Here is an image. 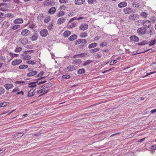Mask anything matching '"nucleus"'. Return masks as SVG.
Instances as JSON below:
<instances>
[{
  "label": "nucleus",
  "instance_id": "obj_33",
  "mask_svg": "<svg viewBox=\"0 0 156 156\" xmlns=\"http://www.w3.org/2000/svg\"><path fill=\"white\" fill-rule=\"evenodd\" d=\"M7 17L9 19L12 18L14 17V15L12 13H8L6 14Z\"/></svg>",
  "mask_w": 156,
  "mask_h": 156
},
{
  "label": "nucleus",
  "instance_id": "obj_7",
  "mask_svg": "<svg viewBox=\"0 0 156 156\" xmlns=\"http://www.w3.org/2000/svg\"><path fill=\"white\" fill-rule=\"evenodd\" d=\"M72 4L64 5L63 4L61 5L59 8L58 10L60 11L62 10H65L67 8L69 5H71Z\"/></svg>",
  "mask_w": 156,
  "mask_h": 156
},
{
  "label": "nucleus",
  "instance_id": "obj_13",
  "mask_svg": "<svg viewBox=\"0 0 156 156\" xmlns=\"http://www.w3.org/2000/svg\"><path fill=\"white\" fill-rule=\"evenodd\" d=\"M56 9L55 7H53L50 8L48 11L49 14H53L56 11Z\"/></svg>",
  "mask_w": 156,
  "mask_h": 156
},
{
  "label": "nucleus",
  "instance_id": "obj_9",
  "mask_svg": "<svg viewBox=\"0 0 156 156\" xmlns=\"http://www.w3.org/2000/svg\"><path fill=\"white\" fill-rule=\"evenodd\" d=\"M23 21L22 18H18L15 20L13 21V23L15 24H21L23 23Z\"/></svg>",
  "mask_w": 156,
  "mask_h": 156
},
{
  "label": "nucleus",
  "instance_id": "obj_47",
  "mask_svg": "<svg viewBox=\"0 0 156 156\" xmlns=\"http://www.w3.org/2000/svg\"><path fill=\"white\" fill-rule=\"evenodd\" d=\"M22 50V48L21 47H17L16 48L15 51L16 52H19Z\"/></svg>",
  "mask_w": 156,
  "mask_h": 156
},
{
  "label": "nucleus",
  "instance_id": "obj_50",
  "mask_svg": "<svg viewBox=\"0 0 156 156\" xmlns=\"http://www.w3.org/2000/svg\"><path fill=\"white\" fill-rule=\"evenodd\" d=\"M31 38L32 41H35L37 38V36L36 35H34L32 36Z\"/></svg>",
  "mask_w": 156,
  "mask_h": 156
},
{
  "label": "nucleus",
  "instance_id": "obj_8",
  "mask_svg": "<svg viewBox=\"0 0 156 156\" xmlns=\"http://www.w3.org/2000/svg\"><path fill=\"white\" fill-rule=\"evenodd\" d=\"M48 33V30L46 29L43 30L40 32V34H41V35L42 37H46Z\"/></svg>",
  "mask_w": 156,
  "mask_h": 156
},
{
  "label": "nucleus",
  "instance_id": "obj_59",
  "mask_svg": "<svg viewBox=\"0 0 156 156\" xmlns=\"http://www.w3.org/2000/svg\"><path fill=\"white\" fill-rule=\"evenodd\" d=\"M156 73V71H154V72H151L150 73H147V74L146 75L144 76V77H144L146 76H147L148 75H149L151 74H152L153 73Z\"/></svg>",
  "mask_w": 156,
  "mask_h": 156
},
{
  "label": "nucleus",
  "instance_id": "obj_38",
  "mask_svg": "<svg viewBox=\"0 0 156 156\" xmlns=\"http://www.w3.org/2000/svg\"><path fill=\"white\" fill-rule=\"evenodd\" d=\"M65 14V12L63 11H60L57 15V17H60L63 16Z\"/></svg>",
  "mask_w": 156,
  "mask_h": 156
},
{
  "label": "nucleus",
  "instance_id": "obj_64",
  "mask_svg": "<svg viewBox=\"0 0 156 156\" xmlns=\"http://www.w3.org/2000/svg\"><path fill=\"white\" fill-rule=\"evenodd\" d=\"M27 48L28 49H31L32 48L33 46L31 45H27L26 46Z\"/></svg>",
  "mask_w": 156,
  "mask_h": 156
},
{
  "label": "nucleus",
  "instance_id": "obj_14",
  "mask_svg": "<svg viewBox=\"0 0 156 156\" xmlns=\"http://www.w3.org/2000/svg\"><path fill=\"white\" fill-rule=\"evenodd\" d=\"M82 62L81 60L80 59H75L72 62V63L74 65H80Z\"/></svg>",
  "mask_w": 156,
  "mask_h": 156
},
{
  "label": "nucleus",
  "instance_id": "obj_63",
  "mask_svg": "<svg viewBox=\"0 0 156 156\" xmlns=\"http://www.w3.org/2000/svg\"><path fill=\"white\" fill-rule=\"evenodd\" d=\"M27 63L29 64H34V62L31 61H27Z\"/></svg>",
  "mask_w": 156,
  "mask_h": 156
},
{
  "label": "nucleus",
  "instance_id": "obj_49",
  "mask_svg": "<svg viewBox=\"0 0 156 156\" xmlns=\"http://www.w3.org/2000/svg\"><path fill=\"white\" fill-rule=\"evenodd\" d=\"M34 95V94H33V91H32L31 90H30L28 94V96L29 97H31Z\"/></svg>",
  "mask_w": 156,
  "mask_h": 156
},
{
  "label": "nucleus",
  "instance_id": "obj_51",
  "mask_svg": "<svg viewBox=\"0 0 156 156\" xmlns=\"http://www.w3.org/2000/svg\"><path fill=\"white\" fill-rule=\"evenodd\" d=\"M76 25V23H71V24L69 26L68 28H72L75 27Z\"/></svg>",
  "mask_w": 156,
  "mask_h": 156
},
{
  "label": "nucleus",
  "instance_id": "obj_40",
  "mask_svg": "<svg viewBox=\"0 0 156 156\" xmlns=\"http://www.w3.org/2000/svg\"><path fill=\"white\" fill-rule=\"evenodd\" d=\"M51 19L50 16H48L46 17L45 19L44 20V22L45 23H48L49 21Z\"/></svg>",
  "mask_w": 156,
  "mask_h": 156
},
{
  "label": "nucleus",
  "instance_id": "obj_48",
  "mask_svg": "<svg viewBox=\"0 0 156 156\" xmlns=\"http://www.w3.org/2000/svg\"><path fill=\"white\" fill-rule=\"evenodd\" d=\"M5 90L3 87L0 88V95L3 94L5 92Z\"/></svg>",
  "mask_w": 156,
  "mask_h": 156
},
{
  "label": "nucleus",
  "instance_id": "obj_43",
  "mask_svg": "<svg viewBox=\"0 0 156 156\" xmlns=\"http://www.w3.org/2000/svg\"><path fill=\"white\" fill-rule=\"evenodd\" d=\"M93 61H92L90 60H88L85 62V63L83 64V65L84 66H86L87 65L90 64Z\"/></svg>",
  "mask_w": 156,
  "mask_h": 156
},
{
  "label": "nucleus",
  "instance_id": "obj_28",
  "mask_svg": "<svg viewBox=\"0 0 156 156\" xmlns=\"http://www.w3.org/2000/svg\"><path fill=\"white\" fill-rule=\"evenodd\" d=\"M143 20H139L136 21L135 24L137 26H140L141 25H143Z\"/></svg>",
  "mask_w": 156,
  "mask_h": 156
},
{
  "label": "nucleus",
  "instance_id": "obj_36",
  "mask_svg": "<svg viewBox=\"0 0 156 156\" xmlns=\"http://www.w3.org/2000/svg\"><path fill=\"white\" fill-rule=\"evenodd\" d=\"M148 14L145 12H142L141 13V16L144 18H146L147 17Z\"/></svg>",
  "mask_w": 156,
  "mask_h": 156
},
{
  "label": "nucleus",
  "instance_id": "obj_6",
  "mask_svg": "<svg viewBox=\"0 0 156 156\" xmlns=\"http://www.w3.org/2000/svg\"><path fill=\"white\" fill-rule=\"evenodd\" d=\"M79 28L81 30H84L87 29L88 25L86 23H82L80 26Z\"/></svg>",
  "mask_w": 156,
  "mask_h": 156
},
{
  "label": "nucleus",
  "instance_id": "obj_58",
  "mask_svg": "<svg viewBox=\"0 0 156 156\" xmlns=\"http://www.w3.org/2000/svg\"><path fill=\"white\" fill-rule=\"evenodd\" d=\"M76 17H74L73 18H71L68 22V23H70L75 20H76Z\"/></svg>",
  "mask_w": 156,
  "mask_h": 156
},
{
  "label": "nucleus",
  "instance_id": "obj_10",
  "mask_svg": "<svg viewBox=\"0 0 156 156\" xmlns=\"http://www.w3.org/2000/svg\"><path fill=\"white\" fill-rule=\"evenodd\" d=\"M66 19L64 17H61L57 21V23L58 25H60L65 22Z\"/></svg>",
  "mask_w": 156,
  "mask_h": 156
},
{
  "label": "nucleus",
  "instance_id": "obj_20",
  "mask_svg": "<svg viewBox=\"0 0 156 156\" xmlns=\"http://www.w3.org/2000/svg\"><path fill=\"white\" fill-rule=\"evenodd\" d=\"M4 87L7 90H8L12 88L13 87V86L12 84H7L4 85Z\"/></svg>",
  "mask_w": 156,
  "mask_h": 156
},
{
  "label": "nucleus",
  "instance_id": "obj_32",
  "mask_svg": "<svg viewBox=\"0 0 156 156\" xmlns=\"http://www.w3.org/2000/svg\"><path fill=\"white\" fill-rule=\"evenodd\" d=\"M9 55H10L12 59V58H14V57H16L18 56L19 55L16 54H13V53L10 52L8 54Z\"/></svg>",
  "mask_w": 156,
  "mask_h": 156
},
{
  "label": "nucleus",
  "instance_id": "obj_18",
  "mask_svg": "<svg viewBox=\"0 0 156 156\" xmlns=\"http://www.w3.org/2000/svg\"><path fill=\"white\" fill-rule=\"evenodd\" d=\"M38 81H35V82H32L30 83H29L28 84L30 86H29V87H35L37 84L36 83H37V84L39 85V83H37Z\"/></svg>",
  "mask_w": 156,
  "mask_h": 156
},
{
  "label": "nucleus",
  "instance_id": "obj_57",
  "mask_svg": "<svg viewBox=\"0 0 156 156\" xmlns=\"http://www.w3.org/2000/svg\"><path fill=\"white\" fill-rule=\"evenodd\" d=\"M117 62V61L116 60H115L113 61H111L110 62V64L111 65H113L114 63H115Z\"/></svg>",
  "mask_w": 156,
  "mask_h": 156
},
{
  "label": "nucleus",
  "instance_id": "obj_25",
  "mask_svg": "<svg viewBox=\"0 0 156 156\" xmlns=\"http://www.w3.org/2000/svg\"><path fill=\"white\" fill-rule=\"evenodd\" d=\"M9 25V23L6 21H4L2 23V27L4 26L5 28H7Z\"/></svg>",
  "mask_w": 156,
  "mask_h": 156
},
{
  "label": "nucleus",
  "instance_id": "obj_24",
  "mask_svg": "<svg viewBox=\"0 0 156 156\" xmlns=\"http://www.w3.org/2000/svg\"><path fill=\"white\" fill-rule=\"evenodd\" d=\"M77 38V36L75 34L73 35L70 36L69 38V40L71 41H73Z\"/></svg>",
  "mask_w": 156,
  "mask_h": 156
},
{
  "label": "nucleus",
  "instance_id": "obj_54",
  "mask_svg": "<svg viewBox=\"0 0 156 156\" xmlns=\"http://www.w3.org/2000/svg\"><path fill=\"white\" fill-rule=\"evenodd\" d=\"M80 43H86L87 42V41L85 39H80Z\"/></svg>",
  "mask_w": 156,
  "mask_h": 156
},
{
  "label": "nucleus",
  "instance_id": "obj_39",
  "mask_svg": "<svg viewBox=\"0 0 156 156\" xmlns=\"http://www.w3.org/2000/svg\"><path fill=\"white\" fill-rule=\"evenodd\" d=\"M31 58V57L29 55H26L23 57V59L24 60H28Z\"/></svg>",
  "mask_w": 156,
  "mask_h": 156
},
{
  "label": "nucleus",
  "instance_id": "obj_52",
  "mask_svg": "<svg viewBox=\"0 0 156 156\" xmlns=\"http://www.w3.org/2000/svg\"><path fill=\"white\" fill-rule=\"evenodd\" d=\"M87 55V54L86 53H81L80 54H78L79 58V57H85Z\"/></svg>",
  "mask_w": 156,
  "mask_h": 156
},
{
  "label": "nucleus",
  "instance_id": "obj_44",
  "mask_svg": "<svg viewBox=\"0 0 156 156\" xmlns=\"http://www.w3.org/2000/svg\"><path fill=\"white\" fill-rule=\"evenodd\" d=\"M59 2L61 4H66L68 3V0H59Z\"/></svg>",
  "mask_w": 156,
  "mask_h": 156
},
{
  "label": "nucleus",
  "instance_id": "obj_61",
  "mask_svg": "<svg viewBox=\"0 0 156 156\" xmlns=\"http://www.w3.org/2000/svg\"><path fill=\"white\" fill-rule=\"evenodd\" d=\"M100 36H97L94 38V41H96L97 40H99L100 39Z\"/></svg>",
  "mask_w": 156,
  "mask_h": 156
},
{
  "label": "nucleus",
  "instance_id": "obj_42",
  "mask_svg": "<svg viewBox=\"0 0 156 156\" xmlns=\"http://www.w3.org/2000/svg\"><path fill=\"white\" fill-rule=\"evenodd\" d=\"M132 17L133 20H136L139 18V16L137 14H132Z\"/></svg>",
  "mask_w": 156,
  "mask_h": 156
},
{
  "label": "nucleus",
  "instance_id": "obj_27",
  "mask_svg": "<svg viewBox=\"0 0 156 156\" xmlns=\"http://www.w3.org/2000/svg\"><path fill=\"white\" fill-rule=\"evenodd\" d=\"M37 73L36 71H33L27 74V76H31L35 75Z\"/></svg>",
  "mask_w": 156,
  "mask_h": 156
},
{
  "label": "nucleus",
  "instance_id": "obj_1",
  "mask_svg": "<svg viewBox=\"0 0 156 156\" xmlns=\"http://www.w3.org/2000/svg\"><path fill=\"white\" fill-rule=\"evenodd\" d=\"M147 29L145 27H141L137 30V33L139 35L142 36L146 34Z\"/></svg>",
  "mask_w": 156,
  "mask_h": 156
},
{
  "label": "nucleus",
  "instance_id": "obj_60",
  "mask_svg": "<svg viewBox=\"0 0 156 156\" xmlns=\"http://www.w3.org/2000/svg\"><path fill=\"white\" fill-rule=\"evenodd\" d=\"M151 149L152 150H155L156 149V144L154 145L151 147Z\"/></svg>",
  "mask_w": 156,
  "mask_h": 156
},
{
  "label": "nucleus",
  "instance_id": "obj_62",
  "mask_svg": "<svg viewBox=\"0 0 156 156\" xmlns=\"http://www.w3.org/2000/svg\"><path fill=\"white\" fill-rule=\"evenodd\" d=\"M53 26V25L52 23L50 24L48 26V29L50 30L51 29Z\"/></svg>",
  "mask_w": 156,
  "mask_h": 156
},
{
  "label": "nucleus",
  "instance_id": "obj_53",
  "mask_svg": "<svg viewBox=\"0 0 156 156\" xmlns=\"http://www.w3.org/2000/svg\"><path fill=\"white\" fill-rule=\"evenodd\" d=\"M107 45L106 42H102L100 44V46L101 47H105Z\"/></svg>",
  "mask_w": 156,
  "mask_h": 156
},
{
  "label": "nucleus",
  "instance_id": "obj_17",
  "mask_svg": "<svg viewBox=\"0 0 156 156\" xmlns=\"http://www.w3.org/2000/svg\"><path fill=\"white\" fill-rule=\"evenodd\" d=\"M130 39L131 40L134 42H138L139 41L138 37L135 35L131 36L130 37Z\"/></svg>",
  "mask_w": 156,
  "mask_h": 156
},
{
  "label": "nucleus",
  "instance_id": "obj_5",
  "mask_svg": "<svg viewBox=\"0 0 156 156\" xmlns=\"http://www.w3.org/2000/svg\"><path fill=\"white\" fill-rule=\"evenodd\" d=\"M143 25L145 27L149 28L151 25V23L150 21L148 20L145 21L143 20Z\"/></svg>",
  "mask_w": 156,
  "mask_h": 156
},
{
  "label": "nucleus",
  "instance_id": "obj_26",
  "mask_svg": "<svg viewBox=\"0 0 156 156\" xmlns=\"http://www.w3.org/2000/svg\"><path fill=\"white\" fill-rule=\"evenodd\" d=\"M97 45V44L96 43H93L88 45V48H93L95 47Z\"/></svg>",
  "mask_w": 156,
  "mask_h": 156
},
{
  "label": "nucleus",
  "instance_id": "obj_12",
  "mask_svg": "<svg viewBox=\"0 0 156 156\" xmlns=\"http://www.w3.org/2000/svg\"><path fill=\"white\" fill-rule=\"evenodd\" d=\"M77 68V67L74 65H69L67 67V69L70 71L76 69Z\"/></svg>",
  "mask_w": 156,
  "mask_h": 156
},
{
  "label": "nucleus",
  "instance_id": "obj_29",
  "mask_svg": "<svg viewBox=\"0 0 156 156\" xmlns=\"http://www.w3.org/2000/svg\"><path fill=\"white\" fill-rule=\"evenodd\" d=\"M70 33L71 32L69 31H66L64 32L63 35L65 37H68L70 35Z\"/></svg>",
  "mask_w": 156,
  "mask_h": 156
},
{
  "label": "nucleus",
  "instance_id": "obj_11",
  "mask_svg": "<svg viewBox=\"0 0 156 156\" xmlns=\"http://www.w3.org/2000/svg\"><path fill=\"white\" fill-rule=\"evenodd\" d=\"M47 75L45 74L43 71H41L40 73V80L43 78H45L47 76Z\"/></svg>",
  "mask_w": 156,
  "mask_h": 156
},
{
  "label": "nucleus",
  "instance_id": "obj_55",
  "mask_svg": "<svg viewBox=\"0 0 156 156\" xmlns=\"http://www.w3.org/2000/svg\"><path fill=\"white\" fill-rule=\"evenodd\" d=\"M70 76L69 75H64L62 76V78L63 79H68L70 78Z\"/></svg>",
  "mask_w": 156,
  "mask_h": 156
},
{
  "label": "nucleus",
  "instance_id": "obj_2",
  "mask_svg": "<svg viewBox=\"0 0 156 156\" xmlns=\"http://www.w3.org/2000/svg\"><path fill=\"white\" fill-rule=\"evenodd\" d=\"M43 5L45 6H52L53 4L51 0H45L44 1Z\"/></svg>",
  "mask_w": 156,
  "mask_h": 156
},
{
  "label": "nucleus",
  "instance_id": "obj_41",
  "mask_svg": "<svg viewBox=\"0 0 156 156\" xmlns=\"http://www.w3.org/2000/svg\"><path fill=\"white\" fill-rule=\"evenodd\" d=\"M28 66L27 65H22L19 66V68L20 69H24L27 68Z\"/></svg>",
  "mask_w": 156,
  "mask_h": 156
},
{
  "label": "nucleus",
  "instance_id": "obj_56",
  "mask_svg": "<svg viewBox=\"0 0 156 156\" xmlns=\"http://www.w3.org/2000/svg\"><path fill=\"white\" fill-rule=\"evenodd\" d=\"M101 55H102L101 53L98 52L97 53V55H96V58H100L101 56Z\"/></svg>",
  "mask_w": 156,
  "mask_h": 156
},
{
  "label": "nucleus",
  "instance_id": "obj_21",
  "mask_svg": "<svg viewBox=\"0 0 156 156\" xmlns=\"http://www.w3.org/2000/svg\"><path fill=\"white\" fill-rule=\"evenodd\" d=\"M85 0H75V3L76 5H81L84 3Z\"/></svg>",
  "mask_w": 156,
  "mask_h": 156
},
{
  "label": "nucleus",
  "instance_id": "obj_46",
  "mask_svg": "<svg viewBox=\"0 0 156 156\" xmlns=\"http://www.w3.org/2000/svg\"><path fill=\"white\" fill-rule=\"evenodd\" d=\"M150 20L151 22L153 23H156V18L154 17H152L151 18Z\"/></svg>",
  "mask_w": 156,
  "mask_h": 156
},
{
  "label": "nucleus",
  "instance_id": "obj_4",
  "mask_svg": "<svg viewBox=\"0 0 156 156\" xmlns=\"http://www.w3.org/2000/svg\"><path fill=\"white\" fill-rule=\"evenodd\" d=\"M133 11V9L129 7H126L123 9V12L125 14H129L131 13Z\"/></svg>",
  "mask_w": 156,
  "mask_h": 156
},
{
  "label": "nucleus",
  "instance_id": "obj_45",
  "mask_svg": "<svg viewBox=\"0 0 156 156\" xmlns=\"http://www.w3.org/2000/svg\"><path fill=\"white\" fill-rule=\"evenodd\" d=\"M87 36V33L85 32H83V33H81L80 36L81 37H85Z\"/></svg>",
  "mask_w": 156,
  "mask_h": 156
},
{
  "label": "nucleus",
  "instance_id": "obj_23",
  "mask_svg": "<svg viewBox=\"0 0 156 156\" xmlns=\"http://www.w3.org/2000/svg\"><path fill=\"white\" fill-rule=\"evenodd\" d=\"M20 25H15L13 26H11L10 28L11 29H13L15 30L20 28Z\"/></svg>",
  "mask_w": 156,
  "mask_h": 156
},
{
  "label": "nucleus",
  "instance_id": "obj_3",
  "mask_svg": "<svg viewBox=\"0 0 156 156\" xmlns=\"http://www.w3.org/2000/svg\"><path fill=\"white\" fill-rule=\"evenodd\" d=\"M30 34V31L27 29H25L23 30L21 32V34L24 36H27Z\"/></svg>",
  "mask_w": 156,
  "mask_h": 156
},
{
  "label": "nucleus",
  "instance_id": "obj_22",
  "mask_svg": "<svg viewBox=\"0 0 156 156\" xmlns=\"http://www.w3.org/2000/svg\"><path fill=\"white\" fill-rule=\"evenodd\" d=\"M48 89L46 88H44L43 89H41L40 90V94L42 93H43L40 94V96L41 95H42L44 94H46L47 92Z\"/></svg>",
  "mask_w": 156,
  "mask_h": 156
},
{
  "label": "nucleus",
  "instance_id": "obj_34",
  "mask_svg": "<svg viewBox=\"0 0 156 156\" xmlns=\"http://www.w3.org/2000/svg\"><path fill=\"white\" fill-rule=\"evenodd\" d=\"M85 70L84 69H81L78 70L77 73L78 74H81L85 73Z\"/></svg>",
  "mask_w": 156,
  "mask_h": 156
},
{
  "label": "nucleus",
  "instance_id": "obj_31",
  "mask_svg": "<svg viewBox=\"0 0 156 156\" xmlns=\"http://www.w3.org/2000/svg\"><path fill=\"white\" fill-rule=\"evenodd\" d=\"M100 50V48H94L93 49H92L90 50V52L91 53L96 52Z\"/></svg>",
  "mask_w": 156,
  "mask_h": 156
},
{
  "label": "nucleus",
  "instance_id": "obj_15",
  "mask_svg": "<svg viewBox=\"0 0 156 156\" xmlns=\"http://www.w3.org/2000/svg\"><path fill=\"white\" fill-rule=\"evenodd\" d=\"M19 42L23 45H25L28 42V40L26 38H23L19 41Z\"/></svg>",
  "mask_w": 156,
  "mask_h": 156
},
{
  "label": "nucleus",
  "instance_id": "obj_37",
  "mask_svg": "<svg viewBox=\"0 0 156 156\" xmlns=\"http://www.w3.org/2000/svg\"><path fill=\"white\" fill-rule=\"evenodd\" d=\"M24 134V133L22 132H20V133H17L14 135V136H18L20 137L22 136Z\"/></svg>",
  "mask_w": 156,
  "mask_h": 156
},
{
  "label": "nucleus",
  "instance_id": "obj_30",
  "mask_svg": "<svg viewBox=\"0 0 156 156\" xmlns=\"http://www.w3.org/2000/svg\"><path fill=\"white\" fill-rule=\"evenodd\" d=\"M156 42L155 39L152 40L148 42V45L149 46H152L154 45Z\"/></svg>",
  "mask_w": 156,
  "mask_h": 156
},
{
  "label": "nucleus",
  "instance_id": "obj_35",
  "mask_svg": "<svg viewBox=\"0 0 156 156\" xmlns=\"http://www.w3.org/2000/svg\"><path fill=\"white\" fill-rule=\"evenodd\" d=\"M148 42L146 40H144L141 42L137 44L138 45H144L145 44H147Z\"/></svg>",
  "mask_w": 156,
  "mask_h": 156
},
{
  "label": "nucleus",
  "instance_id": "obj_16",
  "mask_svg": "<svg viewBox=\"0 0 156 156\" xmlns=\"http://www.w3.org/2000/svg\"><path fill=\"white\" fill-rule=\"evenodd\" d=\"M127 5V3L126 2H123L119 3L118 5V6L120 8L126 7Z\"/></svg>",
  "mask_w": 156,
  "mask_h": 156
},
{
  "label": "nucleus",
  "instance_id": "obj_19",
  "mask_svg": "<svg viewBox=\"0 0 156 156\" xmlns=\"http://www.w3.org/2000/svg\"><path fill=\"white\" fill-rule=\"evenodd\" d=\"M22 62L21 60H16L12 62V64L13 66L16 65L21 63Z\"/></svg>",
  "mask_w": 156,
  "mask_h": 156
}]
</instances>
